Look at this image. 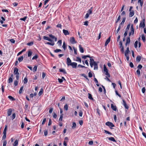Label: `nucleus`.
Wrapping results in <instances>:
<instances>
[{
	"label": "nucleus",
	"mask_w": 146,
	"mask_h": 146,
	"mask_svg": "<svg viewBox=\"0 0 146 146\" xmlns=\"http://www.w3.org/2000/svg\"><path fill=\"white\" fill-rule=\"evenodd\" d=\"M90 64H94V70H97L98 69V64L97 62L94 61V60L93 59L90 58Z\"/></svg>",
	"instance_id": "obj_1"
},
{
	"label": "nucleus",
	"mask_w": 146,
	"mask_h": 146,
	"mask_svg": "<svg viewBox=\"0 0 146 146\" xmlns=\"http://www.w3.org/2000/svg\"><path fill=\"white\" fill-rule=\"evenodd\" d=\"M18 69L17 68H14V74L16 75V78L17 80H18L19 78V73L18 72Z\"/></svg>",
	"instance_id": "obj_2"
},
{
	"label": "nucleus",
	"mask_w": 146,
	"mask_h": 146,
	"mask_svg": "<svg viewBox=\"0 0 146 146\" xmlns=\"http://www.w3.org/2000/svg\"><path fill=\"white\" fill-rule=\"evenodd\" d=\"M130 29H131V32L129 33V36H130L131 35H133L134 31V29L133 28V25H131V26Z\"/></svg>",
	"instance_id": "obj_3"
},
{
	"label": "nucleus",
	"mask_w": 146,
	"mask_h": 146,
	"mask_svg": "<svg viewBox=\"0 0 146 146\" xmlns=\"http://www.w3.org/2000/svg\"><path fill=\"white\" fill-rule=\"evenodd\" d=\"M145 19H144L142 21H141L140 23L139 26L141 27H142L143 28H144L145 26Z\"/></svg>",
	"instance_id": "obj_4"
},
{
	"label": "nucleus",
	"mask_w": 146,
	"mask_h": 146,
	"mask_svg": "<svg viewBox=\"0 0 146 146\" xmlns=\"http://www.w3.org/2000/svg\"><path fill=\"white\" fill-rule=\"evenodd\" d=\"M70 42L72 44H74L77 43V42L75 40L74 37H73L70 38Z\"/></svg>",
	"instance_id": "obj_5"
},
{
	"label": "nucleus",
	"mask_w": 146,
	"mask_h": 146,
	"mask_svg": "<svg viewBox=\"0 0 146 146\" xmlns=\"http://www.w3.org/2000/svg\"><path fill=\"white\" fill-rule=\"evenodd\" d=\"M106 125L109 127H114V125L112 123L109 121L106 122Z\"/></svg>",
	"instance_id": "obj_6"
},
{
	"label": "nucleus",
	"mask_w": 146,
	"mask_h": 146,
	"mask_svg": "<svg viewBox=\"0 0 146 146\" xmlns=\"http://www.w3.org/2000/svg\"><path fill=\"white\" fill-rule=\"evenodd\" d=\"M72 62L69 58L68 57L67 58L66 64L68 66H69Z\"/></svg>",
	"instance_id": "obj_7"
},
{
	"label": "nucleus",
	"mask_w": 146,
	"mask_h": 146,
	"mask_svg": "<svg viewBox=\"0 0 146 146\" xmlns=\"http://www.w3.org/2000/svg\"><path fill=\"white\" fill-rule=\"evenodd\" d=\"M123 105L125 108L127 109H128L129 108V107L127 105L125 101L124 100H123Z\"/></svg>",
	"instance_id": "obj_8"
},
{
	"label": "nucleus",
	"mask_w": 146,
	"mask_h": 146,
	"mask_svg": "<svg viewBox=\"0 0 146 146\" xmlns=\"http://www.w3.org/2000/svg\"><path fill=\"white\" fill-rule=\"evenodd\" d=\"M71 64L70 66H72V67L73 68H75L76 67L77 64L76 62H73Z\"/></svg>",
	"instance_id": "obj_9"
},
{
	"label": "nucleus",
	"mask_w": 146,
	"mask_h": 146,
	"mask_svg": "<svg viewBox=\"0 0 146 146\" xmlns=\"http://www.w3.org/2000/svg\"><path fill=\"white\" fill-rule=\"evenodd\" d=\"M130 42V39L129 37L127 38L126 41V43H125V45L126 46H127V44H129Z\"/></svg>",
	"instance_id": "obj_10"
},
{
	"label": "nucleus",
	"mask_w": 146,
	"mask_h": 146,
	"mask_svg": "<svg viewBox=\"0 0 146 146\" xmlns=\"http://www.w3.org/2000/svg\"><path fill=\"white\" fill-rule=\"evenodd\" d=\"M110 36L106 40L105 44V46H106L110 42Z\"/></svg>",
	"instance_id": "obj_11"
},
{
	"label": "nucleus",
	"mask_w": 146,
	"mask_h": 146,
	"mask_svg": "<svg viewBox=\"0 0 146 146\" xmlns=\"http://www.w3.org/2000/svg\"><path fill=\"white\" fill-rule=\"evenodd\" d=\"M63 32L64 35H68L69 34V33L68 31L67 30L63 29Z\"/></svg>",
	"instance_id": "obj_12"
},
{
	"label": "nucleus",
	"mask_w": 146,
	"mask_h": 146,
	"mask_svg": "<svg viewBox=\"0 0 146 146\" xmlns=\"http://www.w3.org/2000/svg\"><path fill=\"white\" fill-rule=\"evenodd\" d=\"M111 109L114 111H116L117 110V108L116 106H114L113 104H111Z\"/></svg>",
	"instance_id": "obj_13"
},
{
	"label": "nucleus",
	"mask_w": 146,
	"mask_h": 146,
	"mask_svg": "<svg viewBox=\"0 0 146 146\" xmlns=\"http://www.w3.org/2000/svg\"><path fill=\"white\" fill-rule=\"evenodd\" d=\"M12 112V109L11 108L8 109L7 111V115L8 116L11 115Z\"/></svg>",
	"instance_id": "obj_14"
},
{
	"label": "nucleus",
	"mask_w": 146,
	"mask_h": 146,
	"mask_svg": "<svg viewBox=\"0 0 146 146\" xmlns=\"http://www.w3.org/2000/svg\"><path fill=\"white\" fill-rule=\"evenodd\" d=\"M79 50L82 53L84 52V50L83 48L80 45H79Z\"/></svg>",
	"instance_id": "obj_15"
},
{
	"label": "nucleus",
	"mask_w": 146,
	"mask_h": 146,
	"mask_svg": "<svg viewBox=\"0 0 146 146\" xmlns=\"http://www.w3.org/2000/svg\"><path fill=\"white\" fill-rule=\"evenodd\" d=\"M141 59V57L140 56H138L136 57V61L138 62H139L140 61Z\"/></svg>",
	"instance_id": "obj_16"
},
{
	"label": "nucleus",
	"mask_w": 146,
	"mask_h": 146,
	"mask_svg": "<svg viewBox=\"0 0 146 146\" xmlns=\"http://www.w3.org/2000/svg\"><path fill=\"white\" fill-rule=\"evenodd\" d=\"M18 144V141L17 140H16L14 142L13 146H17Z\"/></svg>",
	"instance_id": "obj_17"
},
{
	"label": "nucleus",
	"mask_w": 146,
	"mask_h": 146,
	"mask_svg": "<svg viewBox=\"0 0 146 146\" xmlns=\"http://www.w3.org/2000/svg\"><path fill=\"white\" fill-rule=\"evenodd\" d=\"M108 138L109 140L112 141H113L115 142L116 141L115 140V139L113 137H108Z\"/></svg>",
	"instance_id": "obj_18"
},
{
	"label": "nucleus",
	"mask_w": 146,
	"mask_h": 146,
	"mask_svg": "<svg viewBox=\"0 0 146 146\" xmlns=\"http://www.w3.org/2000/svg\"><path fill=\"white\" fill-rule=\"evenodd\" d=\"M138 3H139L140 4V6L142 8V7L143 5V2L141 1V0H138Z\"/></svg>",
	"instance_id": "obj_19"
},
{
	"label": "nucleus",
	"mask_w": 146,
	"mask_h": 146,
	"mask_svg": "<svg viewBox=\"0 0 146 146\" xmlns=\"http://www.w3.org/2000/svg\"><path fill=\"white\" fill-rule=\"evenodd\" d=\"M130 52L129 48V47H128L127 48V50L125 52V54H128V53Z\"/></svg>",
	"instance_id": "obj_20"
},
{
	"label": "nucleus",
	"mask_w": 146,
	"mask_h": 146,
	"mask_svg": "<svg viewBox=\"0 0 146 146\" xmlns=\"http://www.w3.org/2000/svg\"><path fill=\"white\" fill-rule=\"evenodd\" d=\"M134 15V12L133 11H130L129 14V16L130 17H132Z\"/></svg>",
	"instance_id": "obj_21"
},
{
	"label": "nucleus",
	"mask_w": 146,
	"mask_h": 146,
	"mask_svg": "<svg viewBox=\"0 0 146 146\" xmlns=\"http://www.w3.org/2000/svg\"><path fill=\"white\" fill-rule=\"evenodd\" d=\"M92 7H91L90 9H89L88 11L87 12V13L89 15L91 14L92 13Z\"/></svg>",
	"instance_id": "obj_22"
},
{
	"label": "nucleus",
	"mask_w": 146,
	"mask_h": 146,
	"mask_svg": "<svg viewBox=\"0 0 146 146\" xmlns=\"http://www.w3.org/2000/svg\"><path fill=\"white\" fill-rule=\"evenodd\" d=\"M62 47L63 48L64 50H65L66 49V43L65 42H63Z\"/></svg>",
	"instance_id": "obj_23"
},
{
	"label": "nucleus",
	"mask_w": 146,
	"mask_h": 146,
	"mask_svg": "<svg viewBox=\"0 0 146 146\" xmlns=\"http://www.w3.org/2000/svg\"><path fill=\"white\" fill-rule=\"evenodd\" d=\"M33 52H32L31 50H29L28 51V57L30 56L32 54Z\"/></svg>",
	"instance_id": "obj_24"
},
{
	"label": "nucleus",
	"mask_w": 146,
	"mask_h": 146,
	"mask_svg": "<svg viewBox=\"0 0 146 146\" xmlns=\"http://www.w3.org/2000/svg\"><path fill=\"white\" fill-rule=\"evenodd\" d=\"M88 98L90 100H93V98L92 97V95L90 93H88Z\"/></svg>",
	"instance_id": "obj_25"
},
{
	"label": "nucleus",
	"mask_w": 146,
	"mask_h": 146,
	"mask_svg": "<svg viewBox=\"0 0 146 146\" xmlns=\"http://www.w3.org/2000/svg\"><path fill=\"white\" fill-rule=\"evenodd\" d=\"M23 58V56H21L20 57H19L18 58V60L19 62H21Z\"/></svg>",
	"instance_id": "obj_26"
},
{
	"label": "nucleus",
	"mask_w": 146,
	"mask_h": 146,
	"mask_svg": "<svg viewBox=\"0 0 146 146\" xmlns=\"http://www.w3.org/2000/svg\"><path fill=\"white\" fill-rule=\"evenodd\" d=\"M59 70L60 72H62L64 74H66V72L65 70L64 69H59Z\"/></svg>",
	"instance_id": "obj_27"
},
{
	"label": "nucleus",
	"mask_w": 146,
	"mask_h": 146,
	"mask_svg": "<svg viewBox=\"0 0 146 146\" xmlns=\"http://www.w3.org/2000/svg\"><path fill=\"white\" fill-rule=\"evenodd\" d=\"M28 82V79L27 77H25L23 80V82L24 84H26Z\"/></svg>",
	"instance_id": "obj_28"
},
{
	"label": "nucleus",
	"mask_w": 146,
	"mask_h": 146,
	"mask_svg": "<svg viewBox=\"0 0 146 146\" xmlns=\"http://www.w3.org/2000/svg\"><path fill=\"white\" fill-rule=\"evenodd\" d=\"M138 43V41L137 40H136L135 41L134 45V47L135 48H136L137 47V44Z\"/></svg>",
	"instance_id": "obj_29"
},
{
	"label": "nucleus",
	"mask_w": 146,
	"mask_h": 146,
	"mask_svg": "<svg viewBox=\"0 0 146 146\" xmlns=\"http://www.w3.org/2000/svg\"><path fill=\"white\" fill-rule=\"evenodd\" d=\"M125 19H126V18L125 17L123 18L122 21V22H121V23H120V25H121L124 24V22L125 21Z\"/></svg>",
	"instance_id": "obj_30"
},
{
	"label": "nucleus",
	"mask_w": 146,
	"mask_h": 146,
	"mask_svg": "<svg viewBox=\"0 0 146 146\" xmlns=\"http://www.w3.org/2000/svg\"><path fill=\"white\" fill-rule=\"evenodd\" d=\"M46 44H48L53 46L54 44V42H47L46 43Z\"/></svg>",
	"instance_id": "obj_31"
},
{
	"label": "nucleus",
	"mask_w": 146,
	"mask_h": 146,
	"mask_svg": "<svg viewBox=\"0 0 146 146\" xmlns=\"http://www.w3.org/2000/svg\"><path fill=\"white\" fill-rule=\"evenodd\" d=\"M23 87L22 86L20 88V89L19 91V94H21L23 91Z\"/></svg>",
	"instance_id": "obj_32"
},
{
	"label": "nucleus",
	"mask_w": 146,
	"mask_h": 146,
	"mask_svg": "<svg viewBox=\"0 0 146 146\" xmlns=\"http://www.w3.org/2000/svg\"><path fill=\"white\" fill-rule=\"evenodd\" d=\"M37 67L36 66H35L34 67V68H33V72H35L36 71L37 69Z\"/></svg>",
	"instance_id": "obj_33"
},
{
	"label": "nucleus",
	"mask_w": 146,
	"mask_h": 146,
	"mask_svg": "<svg viewBox=\"0 0 146 146\" xmlns=\"http://www.w3.org/2000/svg\"><path fill=\"white\" fill-rule=\"evenodd\" d=\"M76 61H78L80 63H81V59L79 57H76Z\"/></svg>",
	"instance_id": "obj_34"
},
{
	"label": "nucleus",
	"mask_w": 146,
	"mask_h": 146,
	"mask_svg": "<svg viewBox=\"0 0 146 146\" xmlns=\"http://www.w3.org/2000/svg\"><path fill=\"white\" fill-rule=\"evenodd\" d=\"M8 98L10 100L13 101L15 100V99L12 96H9L8 97Z\"/></svg>",
	"instance_id": "obj_35"
},
{
	"label": "nucleus",
	"mask_w": 146,
	"mask_h": 146,
	"mask_svg": "<svg viewBox=\"0 0 146 146\" xmlns=\"http://www.w3.org/2000/svg\"><path fill=\"white\" fill-rule=\"evenodd\" d=\"M43 93V89L41 88L38 94V95L39 96H40Z\"/></svg>",
	"instance_id": "obj_36"
},
{
	"label": "nucleus",
	"mask_w": 146,
	"mask_h": 146,
	"mask_svg": "<svg viewBox=\"0 0 146 146\" xmlns=\"http://www.w3.org/2000/svg\"><path fill=\"white\" fill-rule=\"evenodd\" d=\"M130 24H128L127 25V28L126 29V31H129V28H130Z\"/></svg>",
	"instance_id": "obj_37"
},
{
	"label": "nucleus",
	"mask_w": 146,
	"mask_h": 146,
	"mask_svg": "<svg viewBox=\"0 0 146 146\" xmlns=\"http://www.w3.org/2000/svg\"><path fill=\"white\" fill-rule=\"evenodd\" d=\"M63 116V114H62L60 115V117L59 119V121H62V118Z\"/></svg>",
	"instance_id": "obj_38"
},
{
	"label": "nucleus",
	"mask_w": 146,
	"mask_h": 146,
	"mask_svg": "<svg viewBox=\"0 0 146 146\" xmlns=\"http://www.w3.org/2000/svg\"><path fill=\"white\" fill-rule=\"evenodd\" d=\"M62 43V41L61 40H59L57 42V44L59 46H60Z\"/></svg>",
	"instance_id": "obj_39"
},
{
	"label": "nucleus",
	"mask_w": 146,
	"mask_h": 146,
	"mask_svg": "<svg viewBox=\"0 0 146 146\" xmlns=\"http://www.w3.org/2000/svg\"><path fill=\"white\" fill-rule=\"evenodd\" d=\"M68 105L66 104L64 106V109L65 110L67 111L68 110Z\"/></svg>",
	"instance_id": "obj_40"
},
{
	"label": "nucleus",
	"mask_w": 146,
	"mask_h": 146,
	"mask_svg": "<svg viewBox=\"0 0 146 146\" xmlns=\"http://www.w3.org/2000/svg\"><path fill=\"white\" fill-rule=\"evenodd\" d=\"M120 19H121L120 16L119 15L118 17L117 18V20L116 21L115 23H118L119 21L120 20Z\"/></svg>",
	"instance_id": "obj_41"
},
{
	"label": "nucleus",
	"mask_w": 146,
	"mask_h": 146,
	"mask_svg": "<svg viewBox=\"0 0 146 146\" xmlns=\"http://www.w3.org/2000/svg\"><path fill=\"white\" fill-rule=\"evenodd\" d=\"M76 123L75 122H73L72 123V128H74L76 127Z\"/></svg>",
	"instance_id": "obj_42"
},
{
	"label": "nucleus",
	"mask_w": 146,
	"mask_h": 146,
	"mask_svg": "<svg viewBox=\"0 0 146 146\" xmlns=\"http://www.w3.org/2000/svg\"><path fill=\"white\" fill-rule=\"evenodd\" d=\"M13 79L11 78V77H10L8 80V82L9 83H11L13 82Z\"/></svg>",
	"instance_id": "obj_43"
},
{
	"label": "nucleus",
	"mask_w": 146,
	"mask_h": 146,
	"mask_svg": "<svg viewBox=\"0 0 146 146\" xmlns=\"http://www.w3.org/2000/svg\"><path fill=\"white\" fill-rule=\"evenodd\" d=\"M16 116V115L15 113H13L12 116V120H13L15 118Z\"/></svg>",
	"instance_id": "obj_44"
},
{
	"label": "nucleus",
	"mask_w": 146,
	"mask_h": 146,
	"mask_svg": "<svg viewBox=\"0 0 146 146\" xmlns=\"http://www.w3.org/2000/svg\"><path fill=\"white\" fill-rule=\"evenodd\" d=\"M141 38L142 39L144 42L145 40V36L144 34L142 35Z\"/></svg>",
	"instance_id": "obj_45"
},
{
	"label": "nucleus",
	"mask_w": 146,
	"mask_h": 146,
	"mask_svg": "<svg viewBox=\"0 0 146 146\" xmlns=\"http://www.w3.org/2000/svg\"><path fill=\"white\" fill-rule=\"evenodd\" d=\"M27 18V17H25L23 18H21L20 19V20L22 21H25Z\"/></svg>",
	"instance_id": "obj_46"
},
{
	"label": "nucleus",
	"mask_w": 146,
	"mask_h": 146,
	"mask_svg": "<svg viewBox=\"0 0 146 146\" xmlns=\"http://www.w3.org/2000/svg\"><path fill=\"white\" fill-rule=\"evenodd\" d=\"M104 72H108V70L107 69V68L105 65H104Z\"/></svg>",
	"instance_id": "obj_47"
},
{
	"label": "nucleus",
	"mask_w": 146,
	"mask_h": 146,
	"mask_svg": "<svg viewBox=\"0 0 146 146\" xmlns=\"http://www.w3.org/2000/svg\"><path fill=\"white\" fill-rule=\"evenodd\" d=\"M17 80H15L14 82V85L15 86H17L18 84V82L17 81Z\"/></svg>",
	"instance_id": "obj_48"
},
{
	"label": "nucleus",
	"mask_w": 146,
	"mask_h": 146,
	"mask_svg": "<svg viewBox=\"0 0 146 146\" xmlns=\"http://www.w3.org/2000/svg\"><path fill=\"white\" fill-rule=\"evenodd\" d=\"M7 141L5 140H4L3 141V146H6L7 144Z\"/></svg>",
	"instance_id": "obj_49"
},
{
	"label": "nucleus",
	"mask_w": 146,
	"mask_h": 146,
	"mask_svg": "<svg viewBox=\"0 0 146 146\" xmlns=\"http://www.w3.org/2000/svg\"><path fill=\"white\" fill-rule=\"evenodd\" d=\"M33 42H29V43H27V45H28V46H31L32 45H33Z\"/></svg>",
	"instance_id": "obj_50"
},
{
	"label": "nucleus",
	"mask_w": 146,
	"mask_h": 146,
	"mask_svg": "<svg viewBox=\"0 0 146 146\" xmlns=\"http://www.w3.org/2000/svg\"><path fill=\"white\" fill-rule=\"evenodd\" d=\"M7 129V126L6 125L4 129L3 132V133H6Z\"/></svg>",
	"instance_id": "obj_51"
},
{
	"label": "nucleus",
	"mask_w": 146,
	"mask_h": 146,
	"mask_svg": "<svg viewBox=\"0 0 146 146\" xmlns=\"http://www.w3.org/2000/svg\"><path fill=\"white\" fill-rule=\"evenodd\" d=\"M73 48L74 51V54H77V49L74 47H73Z\"/></svg>",
	"instance_id": "obj_52"
},
{
	"label": "nucleus",
	"mask_w": 146,
	"mask_h": 146,
	"mask_svg": "<svg viewBox=\"0 0 146 146\" xmlns=\"http://www.w3.org/2000/svg\"><path fill=\"white\" fill-rule=\"evenodd\" d=\"M88 76L89 77L91 78L92 76V73L91 72H89L88 74Z\"/></svg>",
	"instance_id": "obj_53"
},
{
	"label": "nucleus",
	"mask_w": 146,
	"mask_h": 146,
	"mask_svg": "<svg viewBox=\"0 0 146 146\" xmlns=\"http://www.w3.org/2000/svg\"><path fill=\"white\" fill-rule=\"evenodd\" d=\"M38 58V55H35L32 58V60L36 59Z\"/></svg>",
	"instance_id": "obj_54"
},
{
	"label": "nucleus",
	"mask_w": 146,
	"mask_h": 146,
	"mask_svg": "<svg viewBox=\"0 0 146 146\" xmlns=\"http://www.w3.org/2000/svg\"><path fill=\"white\" fill-rule=\"evenodd\" d=\"M61 51V50L60 49H57L54 50V52H60Z\"/></svg>",
	"instance_id": "obj_55"
},
{
	"label": "nucleus",
	"mask_w": 146,
	"mask_h": 146,
	"mask_svg": "<svg viewBox=\"0 0 146 146\" xmlns=\"http://www.w3.org/2000/svg\"><path fill=\"white\" fill-rule=\"evenodd\" d=\"M136 73L139 76L140 75V72L139 69H137L136 71Z\"/></svg>",
	"instance_id": "obj_56"
},
{
	"label": "nucleus",
	"mask_w": 146,
	"mask_h": 146,
	"mask_svg": "<svg viewBox=\"0 0 146 146\" xmlns=\"http://www.w3.org/2000/svg\"><path fill=\"white\" fill-rule=\"evenodd\" d=\"M3 135L2 137V139H4L6 138V133H3Z\"/></svg>",
	"instance_id": "obj_57"
},
{
	"label": "nucleus",
	"mask_w": 146,
	"mask_h": 146,
	"mask_svg": "<svg viewBox=\"0 0 146 146\" xmlns=\"http://www.w3.org/2000/svg\"><path fill=\"white\" fill-rule=\"evenodd\" d=\"M104 132L105 133H108V134H110V135H112V133H110V132L109 131H107L106 130H104Z\"/></svg>",
	"instance_id": "obj_58"
},
{
	"label": "nucleus",
	"mask_w": 146,
	"mask_h": 146,
	"mask_svg": "<svg viewBox=\"0 0 146 146\" xmlns=\"http://www.w3.org/2000/svg\"><path fill=\"white\" fill-rule=\"evenodd\" d=\"M137 67L138 69H141L142 68V66L141 64H139Z\"/></svg>",
	"instance_id": "obj_59"
},
{
	"label": "nucleus",
	"mask_w": 146,
	"mask_h": 146,
	"mask_svg": "<svg viewBox=\"0 0 146 146\" xmlns=\"http://www.w3.org/2000/svg\"><path fill=\"white\" fill-rule=\"evenodd\" d=\"M56 27H57L58 28H59L60 29H61L62 28V25L60 24H58L56 25Z\"/></svg>",
	"instance_id": "obj_60"
},
{
	"label": "nucleus",
	"mask_w": 146,
	"mask_h": 146,
	"mask_svg": "<svg viewBox=\"0 0 146 146\" xmlns=\"http://www.w3.org/2000/svg\"><path fill=\"white\" fill-rule=\"evenodd\" d=\"M83 114V112L82 111H80L79 112V115L80 117H82V116Z\"/></svg>",
	"instance_id": "obj_61"
},
{
	"label": "nucleus",
	"mask_w": 146,
	"mask_h": 146,
	"mask_svg": "<svg viewBox=\"0 0 146 146\" xmlns=\"http://www.w3.org/2000/svg\"><path fill=\"white\" fill-rule=\"evenodd\" d=\"M125 56H126V57L127 60V61H128L129 59V55L126 54L125 55Z\"/></svg>",
	"instance_id": "obj_62"
},
{
	"label": "nucleus",
	"mask_w": 146,
	"mask_h": 146,
	"mask_svg": "<svg viewBox=\"0 0 146 146\" xmlns=\"http://www.w3.org/2000/svg\"><path fill=\"white\" fill-rule=\"evenodd\" d=\"M129 66L131 68H133L134 67L133 64L132 62H130V63Z\"/></svg>",
	"instance_id": "obj_63"
},
{
	"label": "nucleus",
	"mask_w": 146,
	"mask_h": 146,
	"mask_svg": "<svg viewBox=\"0 0 146 146\" xmlns=\"http://www.w3.org/2000/svg\"><path fill=\"white\" fill-rule=\"evenodd\" d=\"M46 118H45L43 119V120L42 122V125H44L45 123L46 122Z\"/></svg>",
	"instance_id": "obj_64"
}]
</instances>
